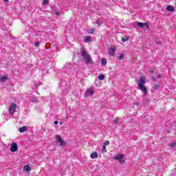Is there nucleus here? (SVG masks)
Listing matches in <instances>:
<instances>
[{"label": "nucleus", "instance_id": "f257e3e1", "mask_svg": "<svg viewBox=\"0 0 176 176\" xmlns=\"http://www.w3.org/2000/svg\"><path fill=\"white\" fill-rule=\"evenodd\" d=\"M80 54L83 61H85L86 64H94V62H93V59L91 58V56H90V54H89V53L86 52V50H85V48H81Z\"/></svg>", "mask_w": 176, "mask_h": 176}, {"label": "nucleus", "instance_id": "f03ea898", "mask_svg": "<svg viewBox=\"0 0 176 176\" xmlns=\"http://www.w3.org/2000/svg\"><path fill=\"white\" fill-rule=\"evenodd\" d=\"M145 83H146V80L145 78L141 77L138 82V87L144 93V96H146V94H148V88L145 87Z\"/></svg>", "mask_w": 176, "mask_h": 176}, {"label": "nucleus", "instance_id": "7ed1b4c3", "mask_svg": "<svg viewBox=\"0 0 176 176\" xmlns=\"http://www.w3.org/2000/svg\"><path fill=\"white\" fill-rule=\"evenodd\" d=\"M16 107H17L16 103H12L10 104L9 109L10 115H14V112H16Z\"/></svg>", "mask_w": 176, "mask_h": 176}, {"label": "nucleus", "instance_id": "20e7f679", "mask_svg": "<svg viewBox=\"0 0 176 176\" xmlns=\"http://www.w3.org/2000/svg\"><path fill=\"white\" fill-rule=\"evenodd\" d=\"M94 94V88H89L85 91V97H90Z\"/></svg>", "mask_w": 176, "mask_h": 176}, {"label": "nucleus", "instance_id": "39448f33", "mask_svg": "<svg viewBox=\"0 0 176 176\" xmlns=\"http://www.w3.org/2000/svg\"><path fill=\"white\" fill-rule=\"evenodd\" d=\"M56 140L58 142L60 143V146H64V145L66 144L65 142H64V140H63V139L61 138V136L60 135H56Z\"/></svg>", "mask_w": 176, "mask_h": 176}, {"label": "nucleus", "instance_id": "423d86ee", "mask_svg": "<svg viewBox=\"0 0 176 176\" xmlns=\"http://www.w3.org/2000/svg\"><path fill=\"white\" fill-rule=\"evenodd\" d=\"M19 149V146L17 145V143H12L10 148V152H17V150Z\"/></svg>", "mask_w": 176, "mask_h": 176}, {"label": "nucleus", "instance_id": "0eeeda50", "mask_svg": "<svg viewBox=\"0 0 176 176\" xmlns=\"http://www.w3.org/2000/svg\"><path fill=\"white\" fill-rule=\"evenodd\" d=\"M137 25L140 27V28H144V27H146V28H149V25L146 23H141L138 22Z\"/></svg>", "mask_w": 176, "mask_h": 176}, {"label": "nucleus", "instance_id": "6e6552de", "mask_svg": "<svg viewBox=\"0 0 176 176\" xmlns=\"http://www.w3.org/2000/svg\"><path fill=\"white\" fill-rule=\"evenodd\" d=\"M109 56H115V48L111 47L109 50Z\"/></svg>", "mask_w": 176, "mask_h": 176}, {"label": "nucleus", "instance_id": "1a4fd4ad", "mask_svg": "<svg viewBox=\"0 0 176 176\" xmlns=\"http://www.w3.org/2000/svg\"><path fill=\"white\" fill-rule=\"evenodd\" d=\"M91 159H97L98 157V153L97 152H94L90 155Z\"/></svg>", "mask_w": 176, "mask_h": 176}, {"label": "nucleus", "instance_id": "9d476101", "mask_svg": "<svg viewBox=\"0 0 176 176\" xmlns=\"http://www.w3.org/2000/svg\"><path fill=\"white\" fill-rule=\"evenodd\" d=\"M124 157V155L123 154L118 155L114 157L115 160H120Z\"/></svg>", "mask_w": 176, "mask_h": 176}, {"label": "nucleus", "instance_id": "9b49d317", "mask_svg": "<svg viewBox=\"0 0 176 176\" xmlns=\"http://www.w3.org/2000/svg\"><path fill=\"white\" fill-rule=\"evenodd\" d=\"M7 80H8V77L6 76L0 77V82H6Z\"/></svg>", "mask_w": 176, "mask_h": 176}, {"label": "nucleus", "instance_id": "f8f14e48", "mask_svg": "<svg viewBox=\"0 0 176 176\" xmlns=\"http://www.w3.org/2000/svg\"><path fill=\"white\" fill-rule=\"evenodd\" d=\"M29 100L30 101V102H36V101H38V98H36V97H30Z\"/></svg>", "mask_w": 176, "mask_h": 176}, {"label": "nucleus", "instance_id": "ddd939ff", "mask_svg": "<svg viewBox=\"0 0 176 176\" xmlns=\"http://www.w3.org/2000/svg\"><path fill=\"white\" fill-rule=\"evenodd\" d=\"M166 9H167L168 12H174V6H168L166 7Z\"/></svg>", "mask_w": 176, "mask_h": 176}, {"label": "nucleus", "instance_id": "4468645a", "mask_svg": "<svg viewBox=\"0 0 176 176\" xmlns=\"http://www.w3.org/2000/svg\"><path fill=\"white\" fill-rule=\"evenodd\" d=\"M26 130H27V126H22L19 128L20 133H25Z\"/></svg>", "mask_w": 176, "mask_h": 176}, {"label": "nucleus", "instance_id": "2eb2a0df", "mask_svg": "<svg viewBox=\"0 0 176 176\" xmlns=\"http://www.w3.org/2000/svg\"><path fill=\"white\" fill-rule=\"evenodd\" d=\"M23 170L25 171H30L31 170V168L29 166L26 165L23 167Z\"/></svg>", "mask_w": 176, "mask_h": 176}, {"label": "nucleus", "instance_id": "dca6fc26", "mask_svg": "<svg viewBox=\"0 0 176 176\" xmlns=\"http://www.w3.org/2000/svg\"><path fill=\"white\" fill-rule=\"evenodd\" d=\"M102 65H107V59L102 58L101 60Z\"/></svg>", "mask_w": 176, "mask_h": 176}, {"label": "nucleus", "instance_id": "f3484780", "mask_svg": "<svg viewBox=\"0 0 176 176\" xmlns=\"http://www.w3.org/2000/svg\"><path fill=\"white\" fill-rule=\"evenodd\" d=\"M91 41V37L90 36H87L85 39V42H90Z\"/></svg>", "mask_w": 176, "mask_h": 176}, {"label": "nucleus", "instance_id": "a211bd4d", "mask_svg": "<svg viewBox=\"0 0 176 176\" xmlns=\"http://www.w3.org/2000/svg\"><path fill=\"white\" fill-rule=\"evenodd\" d=\"M98 78L99 79V80H104V75L100 74L98 76Z\"/></svg>", "mask_w": 176, "mask_h": 176}, {"label": "nucleus", "instance_id": "6ab92c4d", "mask_svg": "<svg viewBox=\"0 0 176 176\" xmlns=\"http://www.w3.org/2000/svg\"><path fill=\"white\" fill-rule=\"evenodd\" d=\"M102 153H107V147L105 146H103L102 148Z\"/></svg>", "mask_w": 176, "mask_h": 176}, {"label": "nucleus", "instance_id": "aec40b11", "mask_svg": "<svg viewBox=\"0 0 176 176\" xmlns=\"http://www.w3.org/2000/svg\"><path fill=\"white\" fill-rule=\"evenodd\" d=\"M153 89H154V90H157V89H159V85L154 84Z\"/></svg>", "mask_w": 176, "mask_h": 176}, {"label": "nucleus", "instance_id": "412c9836", "mask_svg": "<svg viewBox=\"0 0 176 176\" xmlns=\"http://www.w3.org/2000/svg\"><path fill=\"white\" fill-rule=\"evenodd\" d=\"M118 58L119 60H123V58H124V55L123 54H120Z\"/></svg>", "mask_w": 176, "mask_h": 176}, {"label": "nucleus", "instance_id": "4be33fe9", "mask_svg": "<svg viewBox=\"0 0 176 176\" xmlns=\"http://www.w3.org/2000/svg\"><path fill=\"white\" fill-rule=\"evenodd\" d=\"M169 146H170V148H175L176 146V143L175 142H173V143H171Z\"/></svg>", "mask_w": 176, "mask_h": 176}, {"label": "nucleus", "instance_id": "5701e85b", "mask_svg": "<svg viewBox=\"0 0 176 176\" xmlns=\"http://www.w3.org/2000/svg\"><path fill=\"white\" fill-rule=\"evenodd\" d=\"M96 24H98V25H100V24H102V20L98 19V20L96 21Z\"/></svg>", "mask_w": 176, "mask_h": 176}, {"label": "nucleus", "instance_id": "b1692460", "mask_svg": "<svg viewBox=\"0 0 176 176\" xmlns=\"http://www.w3.org/2000/svg\"><path fill=\"white\" fill-rule=\"evenodd\" d=\"M108 145H109V141H105V142L104 143V145H103V146H105V147H107V146H108Z\"/></svg>", "mask_w": 176, "mask_h": 176}, {"label": "nucleus", "instance_id": "393cba45", "mask_svg": "<svg viewBox=\"0 0 176 176\" xmlns=\"http://www.w3.org/2000/svg\"><path fill=\"white\" fill-rule=\"evenodd\" d=\"M129 41V38H122V42H127Z\"/></svg>", "mask_w": 176, "mask_h": 176}, {"label": "nucleus", "instance_id": "a878e982", "mask_svg": "<svg viewBox=\"0 0 176 176\" xmlns=\"http://www.w3.org/2000/svg\"><path fill=\"white\" fill-rule=\"evenodd\" d=\"M39 45H41V43H39V42H36V43H34V46L36 47H38V46H39Z\"/></svg>", "mask_w": 176, "mask_h": 176}, {"label": "nucleus", "instance_id": "bb28decb", "mask_svg": "<svg viewBox=\"0 0 176 176\" xmlns=\"http://www.w3.org/2000/svg\"><path fill=\"white\" fill-rule=\"evenodd\" d=\"M88 32L89 34H93L94 32V29H90L89 30H88Z\"/></svg>", "mask_w": 176, "mask_h": 176}, {"label": "nucleus", "instance_id": "cd10ccee", "mask_svg": "<svg viewBox=\"0 0 176 176\" xmlns=\"http://www.w3.org/2000/svg\"><path fill=\"white\" fill-rule=\"evenodd\" d=\"M119 163L120 164H123V163H124V160H123V159L119 160Z\"/></svg>", "mask_w": 176, "mask_h": 176}, {"label": "nucleus", "instance_id": "c85d7f7f", "mask_svg": "<svg viewBox=\"0 0 176 176\" xmlns=\"http://www.w3.org/2000/svg\"><path fill=\"white\" fill-rule=\"evenodd\" d=\"M48 3H49V0H43L44 5H47Z\"/></svg>", "mask_w": 176, "mask_h": 176}, {"label": "nucleus", "instance_id": "c756f323", "mask_svg": "<svg viewBox=\"0 0 176 176\" xmlns=\"http://www.w3.org/2000/svg\"><path fill=\"white\" fill-rule=\"evenodd\" d=\"M113 123H114L115 124H116V123H118V118H117V119H115V120H113Z\"/></svg>", "mask_w": 176, "mask_h": 176}, {"label": "nucleus", "instance_id": "7c9ffc66", "mask_svg": "<svg viewBox=\"0 0 176 176\" xmlns=\"http://www.w3.org/2000/svg\"><path fill=\"white\" fill-rule=\"evenodd\" d=\"M155 71H153V69L149 71V74H154Z\"/></svg>", "mask_w": 176, "mask_h": 176}, {"label": "nucleus", "instance_id": "2f4dec72", "mask_svg": "<svg viewBox=\"0 0 176 176\" xmlns=\"http://www.w3.org/2000/svg\"><path fill=\"white\" fill-rule=\"evenodd\" d=\"M157 78L158 79H160V78H162V75L158 74V75L157 76Z\"/></svg>", "mask_w": 176, "mask_h": 176}, {"label": "nucleus", "instance_id": "473e14b6", "mask_svg": "<svg viewBox=\"0 0 176 176\" xmlns=\"http://www.w3.org/2000/svg\"><path fill=\"white\" fill-rule=\"evenodd\" d=\"M54 124H58V121H54Z\"/></svg>", "mask_w": 176, "mask_h": 176}, {"label": "nucleus", "instance_id": "72a5a7b5", "mask_svg": "<svg viewBox=\"0 0 176 176\" xmlns=\"http://www.w3.org/2000/svg\"><path fill=\"white\" fill-rule=\"evenodd\" d=\"M56 16H59L60 12H56Z\"/></svg>", "mask_w": 176, "mask_h": 176}, {"label": "nucleus", "instance_id": "f704fd0d", "mask_svg": "<svg viewBox=\"0 0 176 176\" xmlns=\"http://www.w3.org/2000/svg\"><path fill=\"white\" fill-rule=\"evenodd\" d=\"M4 2L8 3V2H9V0H4Z\"/></svg>", "mask_w": 176, "mask_h": 176}, {"label": "nucleus", "instance_id": "c9c22d12", "mask_svg": "<svg viewBox=\"0 0 176 176\" xmlns=\"http://www.w3.org/2000/svg\"><path fill=\"white\" fill-rule=\"evenodd\" d=\"M60 124H63V123L60 122Z\"/></svg>", "mask_w": 176, "mask_h": 176}]
</instances>
